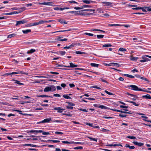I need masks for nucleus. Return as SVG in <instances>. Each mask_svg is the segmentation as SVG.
<instances>
[{
  "mask_svg": "<svg viewBox=\"0 0 151 151\" xmlns=\"http://www.w3.org/2000/svg\"><path fill=\"white\" fill-rule=\"evenodd\" d=\"M146 57L151 58V56L145 55L142 57V60H139V61L141 62H145L150 61V60L149 59L147 58Z\"/></svg>",
  "mask_w": 151,
  "mask_h": 151,
  "instance_id": "obj_1",
  "label": "nucleus"
},
{
  "mask_svg": "<svg viewBox=\"0 0 151 151\" xmlns=\"http://www.w3.org/2000/svg\"><path fill=\"white\" fill-rule=\"evenodd\" d=\"M51 121H52V120H51V119L49 117L48 118L45 119H44V120H43L40 122H37V124H40V123H45L48 122H49Z\"/></svg>",
  "mask_w": 151,
  "mask_h": 151,
  "instance_id": "obj_2",
  "label": "nucleus"
},
{
  "mask_svg": "<svg viewBox=\"0 0 151 151\" xmlns=\"http://www.w3.org/2000/svg\"><path fill=\"white\" fill-rule=\"evenodd\" d=\"M129 86L131 88L132 90L136 91H139V88L136 86L132 85Z\"/></svg>",
  "mask_w": 151,
  "mask_h": 151,
  "instance_id": "obj_3",
  "label": "nucleus"
},
{
  "mask_svg": "<svg viewBox=\"0 0 151 151\" xmlns=\"http://www.w3.org/2000/svg\"><path fill=\"white\" fill-rule=\"evenodd\" d=\"M85 124L86 125H89V126L95 128L99 129L100 128L99 126L95 125L93 124L89 123H86Z\"/></svg>",
  "mask_w": 151,
  "mask_h": 151,
  "instance_id": "obj_4",
  "label": "nucleus"
},
{
  "mask_svg": "<svg viewBox=\"0 0 151 151\" xmlns=\"http://www.w3.org/2000/svg\"><path fill=\"white\" fill-rule=\"evenodd\" d=\"M27 22L25 20H22L21 21H18L17 22V23L16 24V26H18L21 24H24L25 23H27Z\"/></svg>",
  "mask_w": 151,
  "mask_h": 151,
  "instance_id": "obj_5",
  "label": "nucleus"
},
{
  "mask_svg": "<svg viewBox=\"0 0 151 151\" xmlns=\"http://www.w3.org/2000/svg\"><path fill=\"white\" fill-rule=\"evenodd\" d=\"M54 109L57 110V112L58 113H62L63 112L64 109H63L60 107H55Z\"/></svg>",
  "mask_w": 151,
  "mask_h": 151,
  "instance_id": "obj_6",
  "label": "nucleus"
},
{
  "mask_svg": "<svg viewBox=\"0 0 151 151\" xmlns=\"http://www.w3.org/2000/svg\"><path fill=\"white\" fill-rule=\"evenodd\" d=\"M70 65L69 66H64V67H67L68 68H74L77 67V65L74 64L72 63H69Z\"/></svg>",
  "mask_w": 151,
  "mask_h": 151,
  "instance_id": "obj_7",
  "label": "nucleus"
},
{
  "mask_svg": "<svg viewBox=\"0 0 151 151\" xmlns=\"http://www.w3.org/2000/svg\"><path fill=\"white\" fill-rule=\"evenodd\" d=\"M132 143L134 145L139 146H141L143 145L144 144L141 142H137L134 141Z\"/></svg>",
  "mask_w": 151,
  "mask_h": 151,
  "instance_id": "obj_8",
  "label": "nucleus"
},
{
  "mask_svg": "<svg viewBox=\"0 0 151 151\" xmlns=\"http://www.w3.org/2000/svg\"><path fill=\"white\" fill-rule=\"evenodd\" d=\"M102 3L103 4H105L104 5V6H111L112 4V3L109 2H107L106 1L103 2H102Z\"/></svg>",
  "mask_w": 151,
  "mask_h": 151,
  "instance_id": "obj_9",
  "label": "nucleus"
},
{
  "mask_svg": "<svg viewBox=\"0 0 151 151\" xmlns=\"http://www.w3.org/2000/svg\"><path fill=\"white\" fill-rule=\"evenodd\" d=\"M121 146V147H122V145L120 144H108L106 145V146H110V147H112V146H114L115 147L116 146Z\"/></svg>",
  "mask_w": 151,
  "mask_h": 151,
  "instance_id": "obj_10",
  "label": "nucleus"
},
{
  "mask_svg": "<svg viewBox=\"0 0 151 151\" xmlns=\"http://www.w3.org/2000/svg\"><path fill=\"white\" fill-rule=\"evenodd\" d=\"M14 74H25L26 75H27V73H24L23 72L21 71H18L17 72H14V73H13Z\"/></svg>",
  "mask_w": 151,
  "mask_h": 151,
  "instance_id": "obj_11",
  "label": "nucleus"
},
{
  "mask_svg": "<svg viewBox=\"0 0 151 151\" xmlns=\"http://www.w3.org/2000/svg\"><path fill=\"white\" fill-rule=\"evenodd\" d=\"M142 97L143 98L146 99H151V96L149 94H147L146 95H143L142 96Z\"/></svg>",
  "mask_w": 151,
  "mask_h": 151,
  "instance_id": "obj_12",
  "label": "nucleus"
},
{
  "mask_svg": "<svg viewBox=\"0 0 151 151\" xmlns=\"http://www.w3.org/2000/svg\"><path fill=\"white\" fill-rule=\"evenodd\" d=\"M44 91L45 92H47L50 91V86H47L45 87L44 88Z\"/></svg>",
  "mask_w": 151,
  "mask_h": 151,
  "instance_id": "obj_13",
  "label": "nucleus"
},
{
  "mask_svg": "<svg viewBox=\"0 0 151 151\" xmlns=\"http://www.w3.org/2000/svg\"><path fill=\"white\" fill-rule=\"evenodd\" d=\"M31 32V30L30 29H27L26 30H22V32L24 34H27L29 32Z\"/></svg>",
  "mask_w": 151,
  "mask_h": 151,
  "instance_id": "obj_14",
  "label": "nucleus"
},
{
  "mask_svg": "<svg viewBox=\"0 0 151 151\" xmlns=\"http://www.w3.org/2000/svg\"><path fill=\"white\" fill-rule=\"evenodd\" d=\"M125 147H128L130 149H134L135 148V147L134 146H130L129 145L127 144H126L125 145Z\"/></svg>",
  "mask_w": 151,
  "mask_h": 151,
  "instance_id": "obj_15",
  "label": "nucleus"
},
{
  "mask_svg": "<svg viewBox=\"0 0 151 151\" xmlns=\"http://www.w3.org/2000/svg\"><path fill=\"white\" fill-rule=\"evenodd\" d=\"M16 34L15 33H13L8 35L7 36L8 38H10L12 37H14L16 35Z\"/></svg>",
  "mask_w": 151,
  "mask_h": 151,
  "instance_id": "obj_16",
  "label": "nucleus"
},
{
  "mask_svg": "<svg viewBox=\"0 0 151 151\" xmlns=\"http://www.w3.org/2000/svg\"><path fill=\"white\" fill-rule=\"evenodd\" d=\"M99 108H100L102 109H110V108H108L106 106H105L102 105H100Z\"/></svg>",
  "mask_w": 151,
  "mask_h": 151,
  "instance_id": "obj_17",
  "label": "nucleus"
},
{
  "mask_svg": "<svg viewBox=\"0 0 151 151\" xmlns=\"http://www.w3.org/2000/svg\"><path fill=\"white\" fill-rule=\"evenodd\" d=\"M50 91H55L56 88L54 86H50Z\"/></svg>",
  "mask_w": 151,
  "mask_h": 151,
  "instance_id": "obj_18",
  "label": "nucleus"
},
{
  "mask_svg": "<svg viewBox=\"0 0 151 151\" xmlns=\"http://www.w3.org/2000/svg\"><path fill=\"white\" fill-rule=\"evenodd\" d=\"M138 58H139L138 57L132 56L130 59L132 60L135 61L137 60Z\"/></svg>",
  "mask_w": 151,
  "mask_h": 151,
  "instance_id": "obj_19",
  "label": "nucleus"
},
{
  "mask_svg": "<svg viewBox=\"0 0 151 151\" xmlns=\"http://www.w3.org/2000/svg\"><path fill=\"white\" fill-rule=\"evenodd\" d=\"M39 24V22H35L33 23H31L30 24V26H36L37 25Z\"/></svg>",
  "mask_w": 151,
  "mask_h": 151,
  "instance_id": "obj_20",
  "label": "nucleus"
},
{
  "mask_svg": "<svg viewBox=\"0 0 151 151\" xmlns=\"http://www.w3.org/2000/svg\"><path fill=\"white\" fill-rule=\"evenodd\" d=\"M19 12H10L9 13H4L3 14L4 15H12L14 14H16L17 13H18Z\"/></svg>",
  "mask_w": 151,
  "mask_h": 151,
  "instance_id": "obj_21",
  "label": "nucleus"
},
{
  "mask_svg": "<svg viewBox=\"0 0 151 151\" xmlns=\"http://www.w3.org/2000/svg\"><path fill=\"white\" fill-rule=\"evenodd\" d=\"M14 81V83H17L18 84L20 85H23V84L22 83H20V81H19L14 80H13Z\"/></svg>",
  "mask_w": 151,
  "mask_h": 151,
  "instance_id": "obj_22",
  "label": "nucleus"
},
{
  "mask_svg": "<svg viewBox=\"0 0 151 151\" xmlns=\"http://www.w3.org/2000/svg\"><path fill=\"white\" fill-rule=\"evenodd\" d=\"M91 65L93 67H98L99 64L94 63H91Z\"/></svg>",
  "mask_w": 151,
  "mask_h": 151,
  "instance_id": "obj_23",
  "label": "nucleus"
},
{
  "mask_svg": "<svg viewBox=\"0 0 151 151\" xmlns=\"http://www.w3.org/2000/svg\"><path fill=\"white\" fill-rule=\"evenodd\" d=\"M89 11L90 12H92L93 13H94L95 11V10H94V9H84V10H82L81 11Z\"/></svg>",
  "mask_w": 151,
  "mask_h": 151,
  "instance_id": "obj_24",
  "label": "nucleus"
},
{
  "mask_svg": "<svg viewBox=\"0 0 151 151\" xmlns=\"http://www.w3.org/2000/svg\"><path fill=\"white\" fill-rule=\"evenodd\" d=\"M112 46V45L110 44H105L103 45V47H109Z\"/></svg>",
  "mask_w": 151,
  "mask_h": 151,
  "instance_id": "obj_25",
  "label": "nucleus"
},
{
  "mask_svg": "<svg viewBox=\"0 0 151 151\" xmlns=\"http://www.w3.org/2000/svg\"><path fill=\"white\" fill-rule=\"evenodd\" d=\"M59 21L61 23L63 24H67L68 23L67 22L65 21H63L62 19H59Z\"/></svg>",
  "mask_w": 151,
  "mask_h": 151,
  "instance_id": "obj_26",
  "label": "nucleus"
},
{
  "mask_svg": "<svg viewBox=\"0 0 151 151\" xmlns=\"http://www.w3.org/2000/svg\"><path fill=\"white\" fill-rule=\"evenodd\" d=\"M63 97L67 99H70L71 98L70 97L68 96L67 95H63Z\"/></svg>",
  "mask_w": 151,
  "mask_h": 151,
  "instance_id": "obj_27",
  "label": "nucleus"
},
{
  "mask_svg": "<svg viewBox=\"0 0 151 151\" xmlns=\"http://www.w3.org/2000/svg\"><path fill=\"white\" fill-rule=\"evenodd\" d=\"M128 102L131 103L133 104L134 105L136 106H139V104H136V103L132 101H128Z\"/></svg>",
  "mask_w": 151,
  "mask_h": 151,
  "instance_id": "obj_28",
  "label": "nucleus"
},
{
  "mask_svg": "<svg viewBox=\"0 0 151 151\" xmlns=\"http://www.w3.org/2000/svg\"><path fill=\"white\" fill-rule=\"evenodd\" d=\"M35 51V49H32L29 51H28L27 52V54L32 53Z\"/></svg>",
  "mask_w": 151,
  "mask_h": 151,
  "instance_id": "obj_29",
  "label": "nucleus"
},
{
  "mask_svg": "<svg viewBox=\"0 0 151 151\" xmlns=\"http://www.w3.org/2000/svg\"><path fill=\"white\" fill-rule=\"evenodd\" d=\"M75 53L77 54H86V53L85 52L79 51H76Z\"/></svg>",
  "mask_w": 151,
  "mask_h": 151,
  "instance_id": "obj_30",
  "label": "nucleus"
},
{
  "mask_svg": "<svg viewBox=\"0 0 151 151\" xmlns=\"http://www.w3.org/2000/svg\"><path fill=\"white\" fill-rule=\"evenodd\" d=\"M124 75L125 76H127L131 78H134V76L127 74H124Z\"/></svg>",
  "mask_w": 151,
  "mask_h": 151,
  "instance_id": "obj_31",
  "label": "nucleus"
},
{
  "mask_svg": "<svg viewBox=\"0 0 151 151\" xmlns=\"http://www.w3.org/2000/svg\"><path fill=\"white\" fill-rule=\"evenodd\" d=\"M52 3V2H45V5L53 6L52 4H51Z\"/></svg>",
  "mask_w": 151,
  "mask_h": 151,
  "instance_id": "obj_32",
  "label": "nucleus"
},
{
  "mask_svg": "<svg viewBox=\"0 0 151 151\" xmlns=\"http://www.w3.org/2000/svg\"><path fill=\"white\" fill-rule=\"evenodd\" d=\"M38 96L41 97H51L52 98V96H48L47 95H40L39 96Z\"/></svg>",
  "mask_w": 151,
  "mask_h": 151,
  "instance_id": "obj_33",
  "label": "nucleus"
},
{
  "mask_svg": "<svg viewBox=\"0 0 151 151\" xmlns=\"http://www.w3.org/2000/svg\"><path fill=\"white\" fill-rule=\"evenodd\" d=\"M96 37L98 39H100L103 38L104 37V35H96Z\"/></svg>",
  "mask_w": 151,
  "mask_h": 151,
  "instance_id": "obj_34",
  "label": "nucleus"
},
{
  "mask_svg": "<svg viewBox=\"0 0 151 151\" xmlns=\"http://www.w3.org/2000/svg\"><path fill=\"white\" fill-rule=\"evenodd\" d=\"M25 146H30L32 147H35L37 146V145H33V144H26L24 145Z\"/></svg>",
  "mask_w": 151,
  "mask_h": 151,
  "instance_id": "obj_35",
  "label": "nucleus"
},
{
  "mask_svg": "<svg viewBox=\"0 0 151 151\" xmlns=\"http://www.w3.org/2000/svg\"><path fill=\"white\" fill-rule=\"evenodd\" d=\"M88 138L91 140H92L93 141H95L96 142H97V138H93V137H88Z\"/></svg>",
  "mask_w": 151,
  "mask_h": 151,
  "instance_id": "obj_36",
  "label": "nucleus"
},
{
  "mask_svg": "<svg viewBox=\"0 0 151 151\" xmlns=\"http://www.w3.org/2000/svg\"><path fill=\"white\" fill-rule=\"evenodd\" d=\"M59 53L62 55H63L66 53V52L65 51H59Z\"/></svg>",
  "mask_w": 151,
  "mask_h": 151,
  "instance_id": "obj_37",
  "label": "nucleus"
},
{
  "mask_svg": "<svg viewBox=\"0 0 151 151\" xmlns=\"http://www.w3.org/2000/svg\"><path fill=\"white\" fill-rule=\"evenodd\" d=\"M110 64H111L113 65H114L115 66L117 67H119L120 66V65L118 64L117 63H110Z\"/></svg>",
  "mask_w": 151,
  "mask_h": 151,
  "instance_id": "obj_38",
  "label": "nucleus"
},
{
  "mask_svg": "<svg viewBox=\"0 0 151 151\" xmlns=\"http://www.w3.org/2000/svg\"><path fill=\"white\" fill-rule=\"evenodd\" d=\"M147 7H141V9H142V10L144 12H147V11L145 9H146Z\"/></svg>",
  "mask_w": 151,
  "mask_h": 151,
  "instance_id": "obj_39",
  "label": "nucleus"
},
{
  "mask_svg": "<svg viewBox=\"0 0 151 151\" xmlns=\"http://www.w3.org/2000/svg\"><path fill=\"white\" fill-rule=\"evenodd\" d=\"M83 148V147L81 146L76 147L73 148V149L74 150L81 149H82Z\"/></svg>",
  "mask_w": 151,
  "mask_h": 151,
  "instance_id": "obj_40",
  "label": "nucleus"
},
{
  "mask_svg": "<svg viewBox=\"0 0 151 151\" xmlns=\"http://www.w3.org/2000/svg\"><path fill=\"white\" fill-rule=\"evenodd\" d=\"M138 114H139L140 115H142L141 117L142 118H144L145 119H147L148 118V117L147 116H143L145 115V114H143L142 113H139Z\"/></svg>",
  "mask_w": 151,
  "mask_h": 151,
  "instance_id": "obj_41",
  "label": "nucleus"
},
{
  "mask_svg": "<svg viewBox=\"0 0 151 151\" xmlns=\"http://www.w3.org/2000/svg\"><path fill=\"white\" fill-rule=\"evenodd\" d=\"M82 9H83L87 7H91V6L90 5H84L82 6Z\"/></svg>",
  "mask_w": 151,
  "mask_h": 151,
  "instance_id": "obj_42",
  "label": "nucleus"
},
{
  "mask_svg": "<svg viewBox=\"0 0 151 151\" xmlns=\"http://www.w3.org/2000/svg\"><path fill=\"white\" fill-rule=\"evenodd\" d=\"M127 137L128 138L131 139H135L136 138L135 137H134V136H127Z\"/></svg>",
  "mask_w": 151,
  "mask_h": 151,
  "instance_id": "obj_43",
  "label": "nucleus"
},
{
  "mask_svg": "<svg viewBox=\"0 0 151 151\" xmlns=\"http://www.w3.org/2000/svg\"><path fill=\"white\" fill-rule=\"evenodd\" d=\"M126 50L125 48H120L119 49V51H122V52H124L126 51Z\"/></svg>",
  "mask_w": 151,
  "mask_h": 151,
  "instance_id": "obj_44",
  "label": "nucleus"
},
{
  "mask_svg": "<svg viewBox=\"0 0 151 151\" xmlns=\"http://www.w3.org/2000/svg\"><path fill=\"white\" fill-rule=\"evenodd\" d=\"M68 2L72 4L73 5L75 4H78V3L77 2L74 1H69Z\"/></svg>",
  "mask_w": 151,
  "mask_h": 151,
  "instance_id": "obj_45",
  "label": "nucleus"
},
{
  "mask_svg": "<svg viewBox=\"0 0 151 151\" xmlns=\"http://www.w3.org/2000/svg\"><path fill=\"white\" fill-rule=\"evenodd\" d=\"M108 26H121V25L119 24H108Z\"/></svg>",
  "mask_w": 151,
  "mask_h": 151,
  "instance_id": "obj_46",
  "label": "nucleus"
},
{
  "mask_svg": "<svg viewBox=\"0 0 151 151\" xmlns=\"http://www.w3.org/2000/svg\"><path fill=\"white\" fill-rule=\"evenodd\" d=\"M14 73V72L9 73H6L4 74V76H8L9 75H13L14 74L13 73Z\"/></svg>",
  "mask_w": 151,
  "mask_h": 151,
  "instance_id": "obj_47",
  "label": "nucleus"
},
{
  "mask_svg": "<svg viewBox=\"0 0 151 151\" xmlns=\"http://www.w3.org/2000/svg\"><path fill=\"white\" fill-rule=\"evenodd\" d=\"M83 2L86 4H90V0H84L83 1Z\"/></svg>",
  "mask_w": 151,
  "mask_h": 151,
  "instance_id": "obj_48",
  "label": "nucleus"
},
{
  "mask_svg": "<svg viewBox=\"0 0 151 151\" xmlns=\"http://www.w3.org/2000/svg\"><path fill=\"white\" fill-rule=\"evenodd\" d=\"M91 88H97L98 89H101V88L100 87H98L97 86H91Z\"/></svg>",
  "mask_w": 151,
  "mask_h": 151,
  "instance_id": "obj_49",
  "label": "nucleus"
},
{
  "mask_svg": "<svg viewBox=\"0 0 151 151\" xmlns=\"http://www.w3.org/2000/svg\"><path fill=\"white\" fill-rule=\"evenodd\" d=\"M141 9V7L138 6V7H136L135 8H132V9L133 10H138L139 9Z\"/></svg>",
  "mask_w": 151,
  "mask_h": 151,
  "instance_id": "obj_50",
  "label": "nucleus"
},
{
  "mask_svg": "<svg viewBox=\"0 0 151 151\" xmlns=\"http://www.w3.org/2000/svg\"><path fill=\"white\" fill-rule=\"evenodd\" d=\"M39 22V24H43L45 23V20H40V21H39V22Z\"/></svg>",
  "mask_w": 151,
  "mask_h": 151,
  "instance_id": "obj_51",
  "label": "nucleus"
},
{
  "mask_svg": "<svg viewBox=\"0 0 151 151\" xmlns=\"http://www.w3.org/2000/svg\"><path fill=\"white\" fill-rule=\"evenodd\" d=\"M84 34L86 35L89 36H93V34L90 33H88L86 32V33H84Z\"/></svg>",
  "mask_w": 151,
  "mask_h": 151,
  "instance_id": "obj_52",
  "label": "nucleus"
},
{
  "mask_svg": "<svg viewBox=\"0 0 151 151\" xmlns=\"http://www.w3.org/2000/svg\"><path fill=\"white\" fill-rule=\"evenodd\" d=\"M139 91H142L143 92H147V91L145 90V89L144 88L143 89L139 88Z\"/></svg>",
  "mask_w": 151,
  "mask_h": 151,
  "instance_id": "obj_53",
  "label": "nucleus"
},
{
  "mask_svg": "<svg viewBox=\"0 0 151 151\" xmlns=\"http://www.w3.org/2000/svg\"><path fill=\"white\" fill-rule=\"evenodd\" d=\"M100 81H101L102 82L106 83H108L103 78H100Z\"/></svg>",
  "mask_w": 151,
  "mask_h": 151,
  "instance_id": "obj_54",
  "label": "nucleus"
},
{
  "mask_svg": "<svg viewBox=\"0 0 151 151\" xmlns=\"http://www.w3.org/2000/svg\"><path fill=\"white\" fill-rule=\"evenodd\" d=\"M26 9V8H25V7H21V8H20V9H21V10H21V11H20V12H19V13H20V12H22V11H23L25 10Z\"/></svg>",
  "mask_w": 151,
  "mask_h": 151,
  "instance_id": "obj_55",
  "label": "nucleus"
},
{
  "mask_svg": "<svg viewBox=\"0 0 151 151\" xmlns=\"http://www.w3.org/2000/svg\"><path fill=\"white\" fill-rule=\"evenodd\" d=\"M50 133L49 132H43L42 133V134L44 135H49L50 134Z\"/></svg>",
  "mask_w": 151,
  "mask_h": 151,
  "instance_id": "obj_56",
  "label": "nucleus"
},
{
  "mask_svg": "<svg viewBox=\"0 0 151 151\" xmlns=\"http://www.w3.org/2000/svg\"><path fill=\"white\" fill-rule=\"evenodd\" d=\"M104 92L106 93L107 94H108V95H113V93H110V92H109L108 91H107L106 90H105L104 91Z\"/></svg>",
  "mask_w": 151,
  "mask_h": 151,
  "instance_id": "obj_57",
  "label": "nucleus"
},
{
  "mask_svg": "<svg viewBox=\"0 0 151 151\" xmlns=\"http://www.w3.org/2000/svg\"><path fill=\"white\" fill-rule=\"evenodd\" d=\"M64 115L67 116H72V114H70V113H66V114H64Z\"/></svg>",
  "mask_w": 151,
  "mask_h": 151,
  "instance_id": "obj_58",
  "label": "nucleus"
},
{
  "mask_svg": "<svg viewBox=\"0 0 151 151\" xmlns=\"http://www.w3.org/2000/svg\"><path fill=\"white\" fill-rule=\"evenodd\" d=\"M53 96L56 97H60V95L58 94H54L53 95Z\"/></svg>",
  "mask_w": 151,
  "mask_h": 151,
  "instance_id": "obj_59",
  "label": "nucleus"
},
{
  "mask_svg": "<svg viewBox=\"0 0 151 151\" xmlns=\"http://www.w3.org/2000/svg\"><path fill=\"white\" fill-rule=\"evenodd\" d=\"M67 108L69 109H73V107L72 106H71L69 105H68L66 106Z\"/></svg>",
  "mask_w": 151,
  "mask_h": 151,
  "instance_id": "obj_60",
  "label": "nucleus"
},
{
  "mask_svg": "<svg viewBox=\"0 0 151 151\" xmlns=\"http://www.w3.org/2000/svg\"><path fill=\"white\" fill-rule=\"evenodd\" d=\"M74 9L76 10H78L82 9V6H81V7H74Z\"/></svg>",
  "mask_w": 151,
  "mask_h": 151,
  "instance_id": "obj_61",
  "label": "nucleus"
},
{
  "mask_svg": "<svg viewBox=\"0 0 151 151\" xmlns=\"http://www.w3.org/2000/svg\"><path fill=\"white\" fill-rule=\"evenodd\" d=\"M93 106L96 107L100 108V105L97 104H93Z\"/></svg>",
  "mask_w": 151,
  "mask_h": 151,
  "instance_id": "obj_62",
  "label": "nucleus"
},
{
  "mask_svg": "<svg viewBox=\"0 0 151 151\" xmlns=\"http://www.w3.org/2000/svg\"><path fill=\"white\" fill-rule=\"evenodd\" d=\"M119 116L123 118L126 117L127 116V115H123L121 114H120L119 115Z\"/></svg>",
  "mask_w": 151,
  "mask_h": 151,
  "instance_id": "obj_63",
  "label": "nucleus"
},
{
  "mask_svg": "<svg viewBox=\"0 0 151 151\" xmlns=\"http://www.w3.org/2000/svg\"><path fill=\"white\" fill-rule=\"evenodd\" d=\"M69 85L70 87L71 88L73 87H75V85H74V84L73 83L70 84Z\"/></svg>",
  "mask_w": 151,
  "mask_h": 151,
  "instance_id": "obj_64",
  "label": "nucleus"
}]
</instances>
